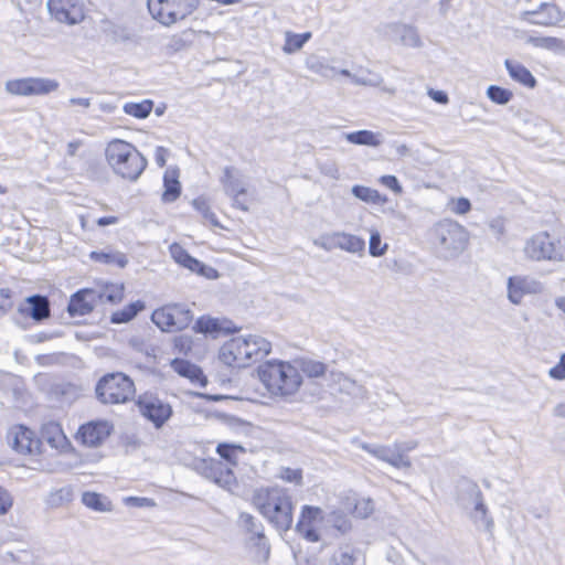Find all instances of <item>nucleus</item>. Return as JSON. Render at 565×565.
<instances>
[{
    "label": "nucleus",
    "instance_id": "obj_15",
    "mask_svg": "<svg viewBox=\"0 0 565 565\" xmlns=\"http://www.w3.org/2000/svg\"><path fill=\"white\" fill-rule=\"evenodd\" d=\"M58 87L57 81L41 77L15 78L6 83L7 92L15 96L47 95Z\"/></svg>",
    "mask_w": 565,
    "mask_h": 565
},
{
    "label": "nucleus",
    "instance_id": "obj_40",
    "mask_svg": "<svg viewBox=\"0 0 565 565\" xmlns=\"http://www.w3.org/2000/svg\"><path fill=\"white\" fill-rule=\"evenodd\" d=\"M332 565H365V557L358 552H341L332 559Z\"/></svg>",
    "mask_w": 565,
    "mask_h": 565
},
{
    "label": "nucleus",
    "instance_id": "obj_32",
    "mask_svg": "<svg viewBox=\"0 0 565 565\" xmlns=\"http://www.w3.org/2000/svg\"><path fill=\"white\" fill-rule=\"evenodd\" d=\"M142 301L137 300L111 313L110 321L113 323H126L132 320L139 311L143 310Z\"/></svg>",
    "mask_w": 565,
    "mask_h": 565
},
{
    "label": "nucleus",
    "instance_id": "obj_2",
    "mask_svg": "<svg viewBox=\"0 0 565 565\" xmlns=\"http://www.w3.org/2000/svg\"><path fill=\"white\" fill-rule=\"evenodd\" d=\"M271 349V342L262 335H237L220 347L217 359L222 365L231 370H242L266 358Z\"/></svg>",
    "mask_w": 565,
    "mask_h": 565
},
{
    "label": "nucleus",
    "instance_id": "obj_25",
    "mask_svg": "<svg viewBox=\"0 0 565 565\" xmlns=\"http://www.w3.org/2000/svg\"><path fill=\"white\" fill-rule=\"evenodd\" d=\"M295 363L298 367L299 375L306 376L310 380H317L326 376L328 366L323 362L312 359H297Z\"/></svg>",
    "mask_w": 565,
    "mask_h": 565
},
{
    "label": "nucleus",
    "instance_id": "obj_22",
    "mask_svg": "<svg viewBox=\"0 0 565 565\" xmlns=\"http://www.w3.org/2000/svg\"><path fill=\"white\" fill-rule=\"evenodd\" d=\"M163 191L161 193V201L163 203L175 202L182 193V185L180 182V170L177 167L168 168L163 173Z\"/></svg>",
    "mask_w": 565,
    "mask_h": 565
},
{
    "label": "nucleus",
    "instance_id": "obj_55",
    "mask_svg": "<svg viewBox=\"0 0 565 565\" xmlns=\"http://www.w3.org/2000/svg\"><path fill=\"white\" fill-rule=\"evenodd\" d=\"M120 217L118 215H105L96 220V224L100 227L118 224Z\"/></svg>",
    "mask_w": 565,
    "mask_h": 565
},
{
    "label": "nucleus",
    "instance_id": "obj_7",
    "mask_svg": "<svg viewBox=\"0 0 565 565\" xmlns=\"http://www.w3.org/2000/svg\"><path fill=\"white\" fill-rule=\"evenodd\" d=\"M7 440L20 457L39 461L45 454V448L41 447L39 433L24 424L11 426L7 433Z\"/></svg>",
    "mask_w": 565,
    "mask_h": 565
},
{
    "label": "nucleus",
    "instance_id": "obj_46",
    "mask_svg": "<svg viewBox=\"0 0 565 565\" xmlns=\"http://www.w3.org/2000/svg\"><path fill=\"white\" fill-rule=\"evenodd\" d=\"M233 200L234 206L245 212L249 210L253 202V198L248 194L246 189L237 190L234 193Z\"/></svg>",
    "mask_w": 565,
    "mask_h": 565
},
{
    "label": "nucleus",
    "instance_id": "obj_38",
    "mask_svg": "<svg viewBox=\"0 0 565 565\" xmlns=\"http://www.w3.org/2000/svg\"><path fill=\"white\" fill-rule=\"evenodd\" d=\"M382 459L395 467H409L411 460L404 450L385 448Z\"/></svg>",
    "mask_w": 565,
    "mask_h": 565
},
{
    "label": "nucleus",
    "instance_id": "obj_54",
    "mask_svg": "<svg viewBox=\"0 0 565 565\" xmlns=\"http://www.w3.org/2000/svg\"><path fill=\"white\" fill-rule=\"evenodd\" d=\"M170 152L167 148L159 146L154 150V161L158 167L163 168L167 164Z\"/></svg>",
    "mask_w": 565,
    "mask_h": 565
},
{
    "label": "nucleus",
    "instance_id": "obj_51",
    "mask_svg": "<svg viewBox=\"0 0 565 565\" xmlns=\"http://www.w3.org/2000/svg\"><path fill=\"white\" fill-rule=\"evenodd\" d=\"M173 347L179 353L188 354L192 350V340L186 337H177Z\"/></svg>",
    "mask_w": 565,
    "mask_h": 565
},
{
    "label": "nucleus",
    "instance_id": "obj_33",
    "mask_svg": "<svg viewBox=\"0 0 565 565\" xmlns=\"http://www.w3.org/2000/svg\"><path fill=\"white\" fill-rule=\"evenodd\" d=\"M122 109L125 114L131 117L145 119L151 114L153 109V102L150 99H143L138 103L129 102L124 105Z\"/></svg>",
    "mask_w": 565,
    "mask_h": 565
},
{
    "label": "nucleus",
    "instance_id": "obj_41",
    "mask_svg": "<svg viewBox=\"0 0 565 565\" xmlns=\"http://www.w3.org/2000/svg\"><path fill=\"white\" fill-rule=\"evenodd\" d=\"M488 97L495 104L503 105L509 103L513 94L510 89L503 88L501 86L491 85L487 90Z\"/></svg>",
    "mask_w": 565,
    "mask_h": 565
},
{
    "label": "nucleus",
    "instance_id": "obj_47",
    "mask_svg": "<svg viewBox=\"0 0 565 565\" xmlns=\"http://www.w3.org/2000/svg\"><path fill=\"white\" fill-rule=\"evenodd\" d=\"M280 479L288 482L294 483L296 486L302 484L303 481V475L301 469H294V468H282L280 471Z\"/></svg>",
    "mask_w": 565,
    "mask_h": 565
},
{
    "label": "nucleus",
    "instance_id": "obj_43",
    "mask_svg": "<svg viewBox=\"0 0 565 565\" xmlns=\"http://www.w3.org/2000/svg\"><path fill=\"white\" fill-rule=\"evenodd\" d=\"M446 233L451 239L458 238V249H465L468 246V234L461 225L451 224L446 228Z\"/></svg>",
    "mask_w": 565,
    "mask_h": 565
},
{
    "label": "nucleus",
    "instance_id": "obj_39",
    "mask_svg": "<svg viewBox=\"0 0 565 565\" xmlns=\"http://www.w3.org/2000/svg\"><path fill=\"white\" fill-rule=\"evenodd\" d=\"M530 42L536 47L553 52H561L565 50V42L562 39L554 36L531 38Z\"/></svg>",
    "mask_w": 565,
    "mask_h": 565
},
{
    "label": "nucleus",
    "instance_id": "obj_18",
    "mask_svg": "<svg viewBox=\"0 0 565 565\" xmlns=\"http://www.w3.org/2000/svg\"><path fill=\"white\" fill-rule=\"evenodd\" d=\"M521 19L530 24L545 28L561 26L565 20V12L555 3H542L535 10L522 12Z\"/></svg>",
    "mask_w": 565,
    "mask_h": 565
},
{
    "label": "nucleus",
    "instance_id": "obj_42",
    "mask_svg": "<svg viewBox=\"0 0 565 565\" xmlns=\"http://www.w3.org/2000/svg\"><path fill=\"white\" fill-rule=\"evenodd\" d=\"M388 245L382 242L377 231H372L369 242V252L374 257H380L386 253Z\"/></svg>",
    "mask_w": 565,
    "mask_h": 565
},
{
    "label": "nucleus",
    "instance_id": "obj_30",
    "mask_svg": "<svg viewBox=\"0 0 565 565\" xmlns=\"http://www.w3.org/2000/svg\"><path fill=\"white\" fill-rule=\"evenodd\" d=\"M352 193L354 196L360 199L365 203H371L375 205H384L387 203L388 199L386 195L380 193L377 190L364 186V185H354L352 188Z\"/></svg>",
    "mask_w": 565,
    "mask_h": 565
},
{
    "label": "nucleus",
    "instance_id": "obj_52",
    "mask_svg": "<svg viewBox=\"0 0 565 565\" xmlns=\"http://www.w3.org/2000/svg\"><path fill=\"white\" fill-rule=\"evenodd\" d=\"M550 376L554 380H565V354H563L559 362L550 370Z\"/></svg>",
    "mask_w": 565,
    "mask_h": 565
},
{
    "label": "nucleus",
    "instance_id": "obj_62",
    "mask_svg": "<svg viewBox=\"0 0 565 565\" xmlns=\"http://www.w3.org/2000/svg\"><path fill=\"white\" fill-rule=\"evenodd\" d=\"M8 192V189L0 184V195L6 194Z\"/></svg>",
    "mask_w": 565,
    "mask_h": 565
},
{
    "label": "nucleus",
    "instance_id": "obj_4",
    "mask_svg": "<svg viewBox=\"0 0 565 565\" xmlns=\"http://www.w3.org/2000/svg\"><path fill=\"white\" fill-rule=\"evenodd\" d=\"M105 159L113 172L121 179L136 181L147 168V159L131 142L114 138L105 147Z\"/></svg>",
    "mask_w": 565,
    "mask_h": 565
},
{
    "label": "nucleus",
    "instance_id": "obj_35",
    "mask_svg": "<svg viewBox=\"0 0 565 565\" xmlns=\"http://www.w3.org/2000/svg\"><path fill=\"white\" fill-rule=\"evenodd\" d=\"M90 260L105 265H117L118 267H125L128 263L127 257L122 253H106V252H92L89 254Z\"/></svg>",
    "mask_w": 565,
    "mask_h": 565
},
{
    "label": "nucleus",
    "instance_id": "obj_21",
    "mask_svg": "<svg viewBox=\"0 0 565 565\" xmlns=\"http://www.w3.org/2000/svg\"><path fill=\"white\" fill-rule=\"evenodd\" d=\"M19 311L22 316L31 318L34 321H43L51 316L50 301L45 296L33 295L25 298Z\"/></svg>",
    "mask_w": 565,
    "mask_h": 565
},
{
    "label": "nucleus",
    "instance_id": "obj_23",
    "mask_svg": "<svg viewBox=\"0 0 565 565\" xmlns=\"http://www.w3.org/2000/svg\"><path fill=\"white\" fill-rule=\"evenodd\" d=\"M95 303V291L93 289H81L75 292L68 302V313L74 316H85L93 311Z\"/></svg>",
    "mask_w": 565,
    "mask_h": 565
},
{
    "label": "nucleus",
    "instance_id": "obj_27",
    "mask_svg": "<svg viewBox=\"0 0 565 565\" xmlns=\"http://www.w3.org/2000/svg\"><path fill=\"white\" fill-rule=\"evenodd\" d=\"M331 516V529L337 535H347L352 529V518L349 515L347 510H334L330 514Z\"/></svg>",
    "mask_w": 565,
    "mask_h": 565
},
{
    "label": "nucleus",
    "instance_id": "obj_29",
    "mask_svg": "<svg viewBox=\"0 0 565 565\" xmlns=\"http://www.w3.org/2000/svg\"><path fill=\"white\" fill-rule=\"evenodd\" d=\"M337 245L349 253L362 254L365 248V242L363 238L348 233H339L335 235Z\"/></svg>",
    "mask_w": 565,
    "mask_h": 565
},
{
    "label": "nucleus",
    "instance_id": "obj_53",
    "mask_svg": "<svg viewBox=\"0 0 565 565\" xmlns=\"http://www.w3.org/2000/svg\"><path fill=\"white\" fill-rule=\"evenodd\" d=\"M10 289H0V312H6L12 307Z\"/></svg>",
    "mask_w": 565,
    "mask_h": 565
},
{
    "label": "nucleus",
    "instance_id": "obj_6",
    "mask_svg": "<svg viewBox=\"0 0 565 565\" xmlns=\"http://www.w3.org/2000/svg\"><path fill=\"white\" fill-rule=\"evenodd\" d=\"M95 394L103 404H125L135 397L136 386L132 379L124 372H111L97 381Z\"/></svg>",
    "mask_w": 565,
    "mask_h": 565
},
{
    "label": "nucleus",
    "instance_id": "obj_45",
    "mask_svg": "<svg viewBox=\"0 0 565 565\" xmlns=\"http://www.w3.org/2000/svg\"><path fill=\"white\" fill-rule=\"evenodd\" d=\"M13 505L14 497L7 488L0 486V516H4L10 513Z\"/></svg>",
    "mask_w": 565,
    "mask_h": 565
},
{
    "label": "nucleus",
    "instance_id": "obj_8",
    "mask_svg": "<svg viewBox=\"0 0 565 565\" xmlns=\"http://www.w3.org/2000/svg\"><path fill=\"white\" fill-rule=\"evenodd\" d=\"M326 512L318 505H301L295 525L296 533L308 543H319L323 539Z\"/></svg>",
    "mask_w": 565,
    "mask_h": 565
},
{
    "label": "nucleus",
    "instance_id": "obj_57",
    "mask_svg": "<svg viewBox=\"0 0 565 565\" xmlns=\"http://www.w3.org/2000/svg\"><path fill=\"white\" fill-rule=\"evenodd\" d=\"M235 181V171L233 168L227 167L224 169L222 182L225 185H232Z\"/></svg>",
    "mask_w": 565,
    "mask_h": 565
},
{
    "label": "nucleus",
    "instance_id": "obj_26",
    "mask_svg": "<svg viewBox=\"0 0 565 565\" xmlns=\"http://www.w3.org/2000/svg\"><path fill=\"white\" fill-rule=\"evenodd\" d=\"M345 510L351 518L364 520L373 514L374 503L369 498H358L353 501H348Z\"/></svg>",
    "mask_w": 565,
    "mask_h": 565
},
{
    "label": "nucleus",
    "instance_id": "obj_36",
    "mask_svg": "<svg viewBox=\"0 0 565 565\" xmlns=\"http://www.w3.org/2000/svg\"><path fill=\"white\" fill-rule=\"evenodd\" d=\"M311 38L310 32L305 33H294V32H286L285 34V44L282 46V50L285 53L291 54L297 51H299L307 41H309Z\"/></svg>",
    "mask_w": 565,
    "mask_h": 565
},
{
    "label": "nucleus",
    "instance_id": "obj_5",
    "mask_svg": "<svg viewBox=\"0 0 565 565\" xmlns=\"http://www.w3.org/2000/svg\"><path fill=\"white\" fill-rule=\"evenodd\" d=\"M202 0H147L150 17L160 25L171 28L192 19Z\"/></svg>",
    "mask_w": 565,
    "mask_h": 565
},
{
    "label": "nucleus",
    "instance_id": "obj_11",
    "mask_svg": "<svg viewBox=\"0 0 565 565\" xmlns=\"http://www.w3.org/2000/svg\"><path fill=\"white\" fill-rule=\"evenodd\" d=\"M524 253L531 260H563L565 259V243L554 242L550 234L540 233L527 241Z\"/></svg>",
    "mask_w": 565,
    "mask_h": 565
},
{
    "label": "nucleus",
    "instance_id": "obj_12",
    "mask_svg": "<svg viewBox=\"0 0 565 565\" xmlns=\"http://www.w3.org/2000/svg\"><path fill=\"white\" fill-rule=\"evenodd\" d=\"M244 451L245 449L241 445L227 443L217 445L216 452L230 467L223 469V463L221 461H212L210 469L216 483L221 486H230L235 481V476L231 467L237 466L238 457L244 454Z\"/></svg>",
    "mask_w": 565,
    "mask_h": 565
},
{
    "label": "nucleus",
    "instance_id": "obj_14",
    "mask_svg": "<svg viewBox=\"0 0 565 565\" xmlns=\"http://www.w3.org/2000/svg\"><path fill=\"white\" fill-rule=\"evenodd\" d=\"M41 447L47 446L55 455H65L73 450L71 439L67 437L61 422L46 419L39 427Z\"/></svg>",
    "mask_w": 565,
    "mask_h": 565
},
{
    "label": "nucleus",
    "instance_id": "obj_56",
    "mask_svg": "<svg viewBox=\"0 0 565 565\" xmlns=\"http://www.w3.org/2000/svg\"><path fill=\"white\" fill-rule=\"evenodd\" d=\"M428 95L433 100L439 104H447L449 100L448 95L443 90L429 89Z\"/></svg>",
    "mask_w": 565,
    "mask_h": 565
},
{
    "label": "nucleus",
    "instance_id": "obj_50",
    "mask_svg": "<svg viewBox=\"0 0 565 565\" xmlns=\"http://www.w3.org/2000/svg\"><path fill=\"white\" fill-rule=\"evenodd\" d=\"M380 183L383 184L384 186L391 189L396 194H401L403 191V189L395 175H391V174L382 175L380 178Z\"/></svg>",
    "mask_w": 565,
    "mask_h": 565
},
{
    "label": "nucleus",
    "instance_id": "obj_37",
    "mask_svg": "<svg viewBox=\"0 0 565 565\" xmlns=\"http://www.w3.org/2000/svg\"><path fill=\"white\" fill-rule=\"evenodd\" d=\"M345 139L353 145L371 146L376 147L381 143L379 135L370 130H359L350 132L345 136Z\"/></svg>",
    "mask_w": 565,
    "mask_h": 565
},
{
    "label": "nucleus",
    "instance_id": "obj_19",
    "mask_svg": "<svg viewBox=\"0 0 565 565\" xmlns=\"http://www.w3.org/2000/svg\"><path fill=\"white\" fill-rule=\"evenodd\" d=\"M113 429V424L108 420H90L78 427L75 438L84 446L98 447L110 436Z\"/></svg>",
    "mask_w": 565,
    "mask_h": 565
},
{
    "label": "nucleus",
    "instance_id": "obj_63",
    "mask_svg": "<svg viewBox=\"0 0 565 565\" xmlns=\"http://www.w3.org/2000/svg\"><path fill=\"white\" fill-rule=\"evenodd\" d=\"M558 412H559V415H561V416H565V408H563V407H562V408H559V411H558Z\"/></svg>",
    "mask_w": 565,
    "mask_h": 565
},
{
    "label": "nucleus",
    "instance_id": "obj_24",
    "mask_svg": "<svg viewBox=\"0 0 565 565\" xmlns=\"http://www.w3.org/2000/svg\"><path fill=\"white\" fill-rule=\"evenodd\" d=\"M504 66L514 82L530 89L536 86L535 77L523 64L513 60H505Z\"/></svg>",
    "mask_w": 565,
    "mask_h": 565
},
{
    "label": "nucleus",
    "instance_id": "obj_34",
    "mask_svg": "<svg viewBox=\"0 0 565 565\" xmlns=\"http://www.w3.org/2000/svg\"><path fill=\"white\" fill-rule=\"evenodd\" d=\"M125 296L124 284L120 282H106L99 294V298L109 303H119Z\"/></svg>",
    "mask_w": 565,
    "mask_h": 565
},
{
    "label": "nucleus",
    "instance_id": "obj_49",
    "mask_svg": "<svg viewBox=\"0 0 565 565\" xmlns=\"http://www.w3.org/2000/svg\"><path fill=\"white\" fill-rule=\"evenodd\" d=\"M452 212L458 215H465L471 210V203L466 198H458L451 200Z\"/></svg>",
    "mask_w": 565,
    "mask_h": 565
},
{
    "label": "nucleus",
    "instance_id": "obj_28",
    "mask_svg": "<svg viewBox=\"0 0 565 565\" xmlns=\"http://www.w3.org/2000/svg\"><path fill=\"white\" fill-rule=\"evenodd\" d=\"M253 562L256 564H264L269 559L270 545L264 533H257L254 536V543L250 550Z\"/></svg>",
    "mask_w": 565,
    "mask_h": 565
},
{
    "label": "nucleus",
    "instance_id": "obj_44",
    "mask_svg": "<svg viewBox=\"0 0 565 565\" xmlns=\"http://www.w3.org/2000/svg\"><path fill=\"white\" fill-rule=\"evenodd\" d=\"M523 280L512 277L509 279V298L512 302L519 303L524 296Z\"/></svg>",
    "mask_w": 565,
    "mask_h": 565
},
{
    "label": "nucleus",
    "instance_id": "obj_48",
    "mask_svg": "<svg viewBox=\"0 0 565 565\" xmlns=\"http://www.w3.org/2000/svg\"><path fill=\"white\" fill-rule=\"evenodd\" d=\"M124 503L129 507L135 508H153L156 507L154 500L150 498H140V497H127L124 499Z\"/></svg>",
    "mask_w": 565,
    "mask_h": 565
},
{
    "label": "nucleus",
    "instance_id": "obj_3",
    "mask_svg": "<svg viewBox=\"0 0 565 565\" xmlns=\"http://www.w3.org/2000/svg\"><path fill=\"white\" fill-rule=\"evenodd\" d=\"M294 361L273 359L257 369L259 382L275 397L287 398L297 394L302 386V375Z\"/></svg>",
    "mask_w": 565,
    "mask_h": 565
},
{
    "label": "nucleus",
    "instance_id": "obj_59",
    "mask_svg": "<svg viewBox=\"0 0 565 565\" xmlns=\"http://www.w3.org/2000/svg\"><path fill=\"white\" fill-rule=\"evenodd\" d=\"M79 224H81V227H82L83 231H87L88 230L87 215H81L79 216Z\"/></svg>",
    "mask_w": 565,
    "mask_h": 565
},
{
    "label": "nucleus",
    "instance_id": "obj_31",
    "mask_svg": "<svg viewBox=\"0 0 565 565\" xmlns=\"http://www.w3.org/2000/svg\"><path fill=\"white\" fill-rule=\"evenodd\" d=\"M82 502L90 510L98 512L111 511V502L100 493L86 491L82 494Z\"/></svg>",
    "mask_w": 565,
    "mask_h": 565
},
{
    "label": "nucleus",
    "instance_id": "obj_1",
    "mask_svg": "<svg viewBox=\"0 0 565 565\" xmlns=\"http://www.w3.org/2000/svg\"><path fill=\"white\" fill-rule=\"evenodd\" d=\"M252 505L277 531L291 529L295 503L287 488L278 484L259 487L253 492Z\"/></svg>",
    "mask_w": 565,
    "mask_h": 565
},
{
    "label": "nucleus",
    "instance_id": "obj_10",
    "mask_svg": "<svg viewBox=\"0 0 565 565\" xmlns=\"http://www.w3.org/2000/svg\"><path fill=\"white\" fill-rule=\"evenodd\" d=\"M151 319L153 323L166 332H177L185 329L193 320L190 309L183 305L170 303L156 309Z\"/></svg>",
    "mask_w": 565,
    "mask_h": 565
},
{
    "label": "nucleus",
    "instance_id": "obj_58",
    "mask_svg": "<svg viewBox=\"0 0 565 565\" xmlns=\"http://www.w3.org/2000/svg\"><path fill=\"white\" fill-rule=\"evenodd\" d=\"M70 103L72 105L79 106V107H83V108H87L90 105V102H89L88 98H72L70 100Z\"/></svg>",
    "mask_w": 565,
    "mask_h": 565
},
{
    "label": "nucleus",
    "instance_id": "obj_61",
    "mask_svg": "<svg viewBox=\"0 0 565 565\" xmlns=\"http://www.w3.org/2000/svg\"><path fill=\"white\" fill-rule=\"evenodd\" d=\"M203 397H205L209 401H220V399H222V396H218V395H203Z\"/></svg>",
    "mask_w": 565,
    "mask_h": 565
},
{
    "label": "nucleus",
    "instance_id": "obj_16",
    "mask_svg": "<svg viewBox=\"0 0 565 565\" xmlns=\"http://www.w3.org/2000/svg\"><path fill=\"white\" fill-rule=\"evenodd\" d=\"M47 7L52 17L61 23L74 25L86 18L84 0H49Z\"/></svg>",
    "mask_w": 565,
    "mask_h": 565
},
{
    "label": "nucleus",
    "instance_id": "obj_64",
    "mask_svg": "<svg viewBox=\"0 0 565 565\" xmlns=\"http://www.w3.org/2000/svg\"><path fill=\"white\" fill-rule=\"evenodd\" d=\"M441 241H443L444 244H446L447 243V237L443 236Z\"/></svg>",
    "mask_w": 565,
    "mask_h": 565
},
{
    "label": "nucleus",
    "instance_id": "obj_60",
    "mask_svg": "<svg viewBox=\"0 0 565 565\" xmlns=\"http://www.w3.org/2000/svg\"><path fill=\"white\" fill-rule=\"evenodd\" d=\"M558 309H561L565 313V297H559L555 301Z\"/></svg>",
    "mask_w": 565,
    "mask_h": 565
},
{
    "label": "nucleus",
    "instance_id": "obj_20",
    "mask_svg": "<svg viewBox=\"0 0 565 565\" xmlns=\"http://www.w3.org/2000/svg\"><path fill=\"white\" fill-rule=\"evenodd\" d=\"M170 365L178 375L189 380L192 385L198 387H205L207 385L206 375L195 363L177 358L170 362Z\"/></svg>",
    "mask_w": 565,
    "mask_h": 565
},
{
    "label": "nucleus",
    "instance_id": "obj_9",
    "mask_svg": "<svg viewBox=\"0 0 565 565\" xmlns=\"http://www.w3.org/2000/svg\"><path fill=\"white\" fill-rule=\"evenodd\" d=\"M136 406L140 415L157 429L163 427L173 415L171 404L153 392L141 393L136 399Z\"/></svg>",
    "mask_w": 565,
    "mask_h": 565
},
{
    "label": "nucleus",
    "instance_id": "obj_13",
    "mask_svg": "<svg viewBox=\"0 0 565 565\" xmlns=\"http://www.w3.org/2000/svg\"><path fill=\"white\" fill-rule=\"evenodd\" d=\"M241 329L236 322L227 317H213L211 315L200 316L192 326L194 333L214 340L236 334Z\"/></svg>",
    "mask_w": 565,
    "mask_h": 565
},
{
    "label": "nucleus",
    "instance_id": "obj_17",
    "mask_svg": "<svg viewBox=\"0 0 565 565\" xmlns=\"http://www.w3.org/2000/svg\"><path fill=\"white\" fill-rule=\"evenodd\" d=\"M169 253L175 264L198 276L211 280L217 279L220 276L218 271L215 268L206 266L195 257L191 256L189 252L180 243L174 242L170 244Z\"/></svg>",
    "mask_w": 565,
    "mask_h": 565
}]
</instances>
